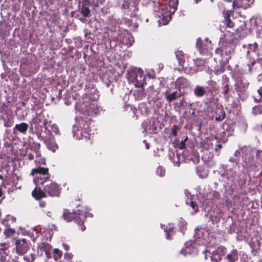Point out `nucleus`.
Returning a JSON list of instances; mask_svg holds the SVG:
<instances>
[{"label": "nucleus", "instance_id": "28", "mask_svg": "<svg viewBox=\"0 0 262 262\" xmlns=\"http://www.w3.org/2000/svg\"><path fill=\"white\" fill-rule=\"evenodd\" d=\"M54 252V258L55 260H57L62 256V251H60L58 249H55L53 251Z\"/></svg>", "mask_w": 262, "mask_h": 262}, {"label": "nucleus", "instance_id": "52", "mask_svg": "<svg viewBox=\"0 0 262 262\" xmlns=\"http://www.w3.org/2000/svg\"><path fill=\"white\" fill-rule=\"evenodd\" d=\"M63 246H64V249H65L66 250H67V251H68V250H69L70 247H69V246L68 245H65V244H63Z\"/></svg>", "mask_w": 262, "mask_h": 262}, {"label": "nucleus", "instance_id": "26", "mask_svg": "<svg viewBox=\"0 0 262 262\" xmlns=\"http://www.w3.org/2000/svg\"><path fill=\"white\" fill-rule=\"evenodd\" d=\"M43 120V116L41 115H37L35 117H33L30 122L31 125L32 124H38L42 122Z\"/></svg>", "mask_w": 262, "mask_h": 262}, {"label": "nucleus", "instance_id": "44", "mask_svg": "<svg viewBox=\"0 0 262 262\" xmlns=\"http://www.w3.org/2000/svg\"><path fill=\"white\" fill-rule=\"evenodd\" d=\"M223 51V50L221 48H217L215 51V53L219 54H220L221 55H222Z\"/></svg>", "mask_w": 262, "mask_h": 262}, {"label": "nucleus", "instance_id": "58", "mask_svg": "<svg viewBox=\"0 0 262 262\" xmlns=\"http://www.w3.org/2000/svg\"><path fill=\"white\" fill-rule=\"evenodd\" d=\"M146 148H147V149H148V148H149V145L146 144Z\"/></svg>", "mask_w": 262, "mask_h": 262}, {"label": "nucleus", "instance_id": "19", "mask_svg": "<svg viewBox=\"0 0 262 262\" xmlns=\"http://www.w3.org/2000/svg\"><path fill=\"white\" fill-rule=\"evenodd\" d=\"M50 180V179L46 178V175H39L34 177V181L36 185H40L43 186L45 184L47 183L48 181Z\"/></svg>", "mask_w": 262, "mask_h": 262}, {"label": "nucleus", "instance_id": "43", "mask_svg": "<svg viewBox=\"0 0 262 262\" xmlns=\"http://www.w3.org/2000/svg\"><path fill=\"white\" fill-rule=\"evenodd\" d=\"M1 262H10L8 260H7L6 256L1 255L0 257Z\"/></svg>", "mask_w": 262, "mask_h": 262}, {"label": "nucleus", "instance_id": "48", "mask_svg": "<svg viewBox=\"0 0 262 262\" xmlns=\"http://www.w3.org/2000/svg\"><path fill=\"white\" fill-rule=\"evenodd\" d=\"M178 143H179V140L178 139H176L175 140H174L172 144H173L174 147H177Z\"/></svg>", "mask_w": 262, "mask_h": 262}, {"label": "nucleus", "instance_id": "47", "mask_svg": "<svg viewBox=\"0 0 262 262\" xmlns=\"http://www.w3.org/2000/svg\"><path fill=\"white\" fill-rule=\"evenodd\" d=\"M222 148V145L220 144H217L215 148V151H217L219 150H220Z\"/></svg>", "mask_w": 262, "mask_h": 262}, {"label": "nucleus", "instance_id": "62", "mask_svg": "<svg viewBox=\"0 0 262 262\" xmlns=\"http://www.w3.org/2000/svg\"><path fill=\"white\" fill-rule=\"evenodd\" d=\"M7 217L8 220H9V218L10 217V216H7Z\"/></svg>", "mask_w": 262, "mask_h": 262}, {"label": "nucleus", "instance_id": "61", "mask_svg": "<svg viewBox=\"0 0 262 262\" xmlns=\"http://www.w3.org/2000/svg\"><path fill=\"white\" fill-rule=\"evenodd\" d=\"M225 1L226 2H231V0H225Z\"/></svg>", "mask_w": 262, "mask_h": 262}, {"label": "nucleus", "instance_id": "21", "mask_svg": "<svg viewBox=\"0 0 262 262\" xmlns=\"http://www.w3.org/2000/svg\"><path fill=\"white\" fill-rule=\"evenodd\" d=\"M196 171L199 176L201 178H206L208 172L203 166L199 165L196 167Z\"/></svg>", "mask_w": 262, "mask_h": 262}, {"label": "nucleus", "instance_id": "33", "mask_svg": "<svg viewBox=\"0 0 262 262\" xmlns=\"http://www.w3.org/2000/svg\"><path fill=\"white\" fill-rule=\"evenodd\" d=\"M178 0H170L169 5L172 8L174 11L177 9V6L178 5Z\"/></svg>", "mask_w": 262, "mask_h": 262}, {"label": "nucleus", "instance_id": "34", "mask_svg": "<svg viewBox=\"0 0 262 262\" xmlns=\"http://www.w3.org/2000/svg\"><path fill=\"white\" fill-rule=\"evenodd\" d=\"M188 140V137H186L185 138L181 141L180 143H179L178 144L177 148H179L180 149H183L185 148V142Z\"/></svg>", "mask_w": 262, "mask_h": 262}, {"label": "nucleus", "instance_id": "14", "mask_svg": "<svg viewBox=\"0 0 262 262\" xmlns=\"http://www.w3.org/2000/svg\"><path fill=\"white\" fill-rule=\"evenodd\" d=\"M161 227L166 233L167 239H170V236L175 233L174 225L171 223H168L166 225L161 224Z\"/></svg>", "mask_w": 262, "mask_h": 262}, {"label": "nucleus", "instance_id": "8", "mask_svg": "<svg viewBox=\"0 0 262 262\" xmlns=\"http://www.w3.org/2000/svg\"><path fill=\"white\" fill-rule=\"evenodd\" d=\"M51 251L52 247L49 244L46 242H41L38 244L37 248L38 255L42 256L45 253L47 259H49L52 257Z\"/></svg>", "mask_w": 262, "mask_h": 262}, {"label": "nucleus", "instance_id": "29", "mask_svg": "<svg viewBox=\"0 0 262 262\" xmlns=\"http://www.w3.org/2000/svg\"><path fill=\"white\" fill-rule=\"evenodd\" d=\"M179 227L180 231L183 233L186 230L187 223L185 221H181L179 224Z\"/></svg>", "mask_w": 262, "mask_h": 262}, {"label": "nucleus", "instance_id": "32", "mask_svg": "<svg viewBox=\"0 0 262 262\" xmlns=\"http://www.w3.org/2000/svg\"><path fill=\"white\" fill-rule=\"evenodd\" d=\"M24 259L27 262H33L35 259V254H31L24 257Z\"/></svg>", "mask_w": 262, "mask_h": 262}, {"label": "nucleus", "instance_id": "2", "mask_svg": "<svg viewBox=\"0 0 262 262\" xmlns=\"http://www.w3.org/2000/svg\"><path fill=\"white\" fill-rule=\"evenodd\" d=\"M91 124L90 119H81L79 128L74 129V136L78 139H89L92 132Z\"/></svg>", "mask_w": 262, "mask_h": 262}, {"label": "nucleus", "instance_id": "27", "mask_svg": "<svg viewBox=\"0 0 262 262\" xmlns=\"http://www.w3.org/2000/svg\"><path fill=\"white\" fill-rule=\"evenodd\" d=\"M252 113L255 115L262 114V105L258 104L254 106L252 108Z\"/></svg>", "mask_w": 262, "mask_h": 262}, {"label": "nucleus", "instance_id": "56", "mask_svg": "<svg viewBox=\"0 0 262 262\" xmlns=\"http://www.w3.org/2000/svg\"><path fill=\"white\" fill-rule=\"evenodd\" d=\"M11 219H12V220H14V221H15V218H14V217H11Z\"/></svg>", "mask_w": 262, "mask_h": 262}, {"label": "nucleus", "instance_id": "59", "mask_svg": "<svg viewBox=\"0 0 262 262\" xmlns=\"http://www.w3.org/2000/svg\"><path fill=\"white\" fill-rule=\"evenodd\" d=\"M3 176H2V175H0V179H3Z\"/></svg>", "mask_w": 262, "mask_h": 262}, {"label": "nucleus", "instance_id": "55", "mask_svg": "<svg viewBox=\"0 0 262 262\" xmlns=\"http://www.w3.org/2000/svg\"><path fill=\"white\" fill-rule=\"evenodd\" d=\"M221 73H223L224 72V69L223 68L221 69V70L220 71Z\"/></svg>", "mask_w": 262, "mask_h": 262}, {"label": "nucleus", "instance_id": "15", "mask_svg": "<svg viewBox=\"0 0 262 262\" xmlns=\"http://www.w3.org/2000/svg\"><path fill=\"white\" fill-rule=\"evenodd\" d=\"M250 0H234L233 7L234 9L241 8L246 9L250 6Z\"/></svg>", "mask_w": 262, "mask_h": 262}, {"label": "nucleus", "instance_id": "60", "mask_svg": "<svg viewBox=\"0 0 262 262\" xmlns=\"http://www.w3.org/2000/svg\"><path fill=\"white\" fill-rule=\"evenodd\" d=\"M5 222H6V221H5V220H4V221L3 222V223L4 224H5Z\"/></svg>", "mask_w": 262, "mask_h": 262}, {"label": "nucleus", "instance_id": "63", "mask_svg": "<svg viewBox=\"0 0 262 262\" xmlns=\"http://www.w3.org/2000/svg\"><path fill=\"white\" fill-rule=\"evenodd\" d=\"M246 47V45H243V48H245Z\"/></svg>", "mask_w": 262, "mask_h": 262}, {"label": "nucleus", "instance_id": "5", "mask_svg": "<svg viewBox=\"0 0 262 262\" xmlns=\"http://www.w3.org/2000/svg\"><path fill=\"white\" fill-rule=\"evenodd\" d=\"M46 194L51 197H58L60 193L59 186L55 182L49 181L43 186Z\"/></svg>", "mask_w": 262, "mask_h": 262}, {"label": "nucleus", "instance_id": "6", "mask_svg": "<svg viewBox=\"0 0 262 262\" xmlns=\"http://www.w3.org/2000/svg\"><path fill=\"white\" fill-rule=\"evenodd\" d=\"M258 48V45L257 43L249 44L247 47V58L249 59V63L248 64L249 72H251L252 67L255 64V60L253 57L252 53H255Z\"/></svg>", "mask_w": 262, "mask_h": 262}, {"label": "nucleus", "instance_id": "50", "mask_svg": "<svg viewBox=\"0 0 262 262\" xmlns=\"http://www.w3.org/2000/svg\"><path fill=\"white\" fill-rule=\"evenodd\" d=\"M46 206V204L45 202H43L40 203L39 204V206L41 208H44Z\"/></svg>", "mask_w": 262, "mask_h": 262}, {"label": "nucleus", "instance_id": "9", "mask_svg": "<svg viewBox=\"0 0 262 262\" xmlns=\"http://www.w3.org/2000/svg\"><path fill=\"white\" fill-rule=\"evenodd\" d=\"M224 19L223 20V27H225V29L228 32L230 30H227V29H233L234 27V23L231 20L230 16L233 15V11L232 10H227L223 12Z\"/></svg>", "mask_w": 262, "mask_h": 262}, {"label": "nucleus", "instance_id": "25", "mask_svg": "<svg viewBox=\"0 0 262 262\" xmlns=\"http://www.w3.org/2000/svg\"><path fill=\"white\" fill-rule=\"evenodd\" d=\"M80 13L84 17H88L90 15V9L85 6L84 4H82L80 8Z\"/></svg>", "mask_w": 262, "mask_h": 262}, {"label": "nucleus", "instance_id": "51", "mask_svg": "<svg viewBox=\"0 0 262 262\" xmlns=\"http://www.w3.org/2000/svg\"><path fill=\"white\" fill-rule=\"evenodd\" d=\"M34 158V156L33 155H31V154H29V156H28V159L30 160H33Z\"/></svg>", "mask_w": 262, "mask_h": 262}, {"label": "nucleus", "instance_id": "46", "mask_svg": "<svg viewBox=\"0 0 262 262\" xmlns=\"http://www.w3.org/2000/svg\"><path fill=\"white\" fill-rule=\"evenodd\" d=\"M13 125L12 121H8L5 123V126L6 127H11Z\"/></svg>", "mask_w": 262, "mask_h": 262}, {"label": "nucleus", "instance_id": "53", "mask_svg": "<svg viewBox=\"0 0 262 262\" xmlns=\"http://www.w3.org/2000/svg\"><path fill=\"white\" fill-rule=\"evenodd\" d=\"M77 197H78V201H80V200H81L82 198V194H80V196H79L78 195V196H77Z\"/></svg>", "mask_w": 262, "mask_h": 262}, {"label": "nucleus", "instance_id": "20", "mask_svg": "<svg viewBox=\"0 0 262 262\" xmlns=\"http://www.w3.org/2000/svg\"><path fill=\"white\" fill-rule=\"evenodd\" d=\"M229 262H234L238 259V253L236 249H233L227 254L226 257Z\"/></svg>", "mask_w": 262, "mask_h": 262}, {"label": "nucleus", "instance_id": "45", "mask_svg": "<svg viewBox=\"0 0 262 262\" xmlns=\"http://www.w3.org/2000/svg\"><path fill=\"white\" fill-rule=\"evenodd\" d=\"M257 92L261 98L260 101H262V86L260 87L259 89L257 90Z\"/></svg>", "mask_w": 262, "mask_h": 262}, {"label": "nucleus", "instance_id": "57", "mask_svg": "<svg viewBox=\"0 0 262 262\" xmlns=\"http://www.w3.org/2000/svg\"><path fill=\"white\" fill-rule=\"evenodd\" d=\"M219 72V71H218V70H217H217H215L214 73H216V74H217V73H218Z\"/></svg>", "mask_w": 262, "mask_h": 262}, {"label": "nucleus", "instance_id": "17", "mask_svg": "<svg viewBox=\"0 0 262 262\" xmlns=\"http://www.w3.org/2000/svg\"><path fill=\"white\" fill-rule=\"evenodd\" d=\"M196 46L201 54H205L207 52L208 48L201 39H197Z\"/></svg>", "mask_w": 262, "mask_h": 262}, {"label": "nucleus", "instance_id": "42", "mask_svg": "<svg viewBox=\"0 0 262 262\" xmlns=\"http://www.w3.org/2000/svg\"><path fill=\"white\" fill-rule=\"evenodd\" d=\"M187 203L188 204V205H189V203L188 202H187ZM189 205L192 207V208H193V209H195V207H196V203L193 202V201H190V203H189Z\"/></svg>", "mask_w": 262, "mask_h": 262}, {"label": "nucleus", "instance_id": "49", "mask_svg": "<svg viewBox=\"0 0 262 262\" xmlns=\"http://www.w3.org/2000/svg\"><path fill=\"white\" fill-rule=\"evenodd\" d=\"M82 1H84V4L85 5V6L90 5L91 4L90 0H82Z\"/></svg>", "mask_w": 262, "mask_h": 262}, {"label": "nucleus", "instance_id": "12", "mask_svg": "<svg viewBox=\"0 0 262 262\" xmlns=\"http://www.w3.org/2000/svg\"><path fill=\"white\" fill-rule=\"evenodd\" d=\"M234 86L237 93L238 95L240 96L241 94H244L246 92L247 89L248 84L246 82H244L241 79H237Z\"/></svg>", "mask_w": 262, "mask_h": 262}, {"label": "nucleus", "instance_id": "1", "mask_svg": "<svg viewBox=\"0 0 262 262\" xmlns=\"http://www.w3.org/2000/svg\"><path fill=\"white\" fill-rule=\"evenodd\" d=\"M62 217L67 222L74 221L79 227H80L81 231H84L86 227L84 225L86 220L85 212L81 210H77L76 212H71L68 210H64Z\"/></svg>", "mask_w": 262, "mask_h": 262}, {"label": "nucleus", "instance_id": "22", "mask_svg": "<svg viewBox=\"0 0 262 262\" xmlns=\"http://www.w3.org/2000/svg\"><path fill=\"white\" fill-rule=\"evenodd\" d=\"M176 56L179 61V65L184 67V63L185 61L184 53L182 51L178 50L176 52Z\"/></svg>", "mask_w": 262, "mask_h": 262}, {"label": "nucleus", "instance_id": "31", "mask_svg": "<svg viewBox=\"0 0 262 262\" xmlns=\"http://www.w3.org/2000/svg\"><path fill=\"white\" fill-rule=\"evenodd\" d=\"M15 230L12 228H7L4 230V234L7 237H9L14 234Z\"/></svg>", "mask_w": 262, "mask_h": 262}, {"label": "nucleus", "instance_id": "37", "mask_svg": "<svg viewBox=\"0 0 262 262\" xmlns=\"http://www.w3.org/2000/svg\"><path fill=\"white\" fill-rule=\"evenodd\" d=\"M105 2V0H94L93 1V6L95 8L99 7L100 5H102L104 2Z\"/></svg>", "mask_w": 262, "mask_h": 262}, {"label": "nucleus", "instance_id": "11", "mask_svg": "<svg viewBox=\"0 0 262 262\" xmlns=\"http://www.w3.org/2000/svg\"><path fill=\"white\" fill-rule=\"evenodd\" d=\"M31 174L35 177L39 175H46L47 179H50L51 174L49 172V168L47 167H41L40 166L33 168L31 171Z\"/></svg>", "mask_w": 262, "mask_h": 262}, {"label": "nucleus", "instance_id": "16", "mask_svg": "<svg viewBox=\"0 0 262 262\" xmlns=\"http://www.w3.org/2000/svg\"><path fill=\"white\" fill-rule=\"evenodd\" d=\"M32 195L34 198L37 200H39L42 198L47 197L45 190L41 189L40 187L36 186L32 191Z\"/></svg>", "mask_w": 262, "mask_h": 262}, {"label": "nucleus", "instance_id": "7", "mask_svg": "<svg viewBox=\"0 0 262 262\" xmlns=\"http://www.w3.org/2000/svg\"><path fill=\"white\" fill-rule=\"evenodd\" d=\"M16 253L19 255H24L29 250V244L25 238L18 239L15 242Z\"/></svg>", "mask_w": 262, "mask_h": 262}, {"label": "nucleus", "instance_id": "38", "mask_svg": "<svg viewBox=\"0 0 262 262\" xmlns=\"http://www.w3.org/2000/svg\"><path fill=\"white\" fill-rule=\"evenodd\" d=\"M179 129L178 125H174L171 129V135L173 137H176L178 135V130Z\"/></svg>", "mask_w": 262, "mask_h": 262}, {"label": "nucleus", "instance_id": "64", "mask_svg": "<svg viewBox=\"0 0 262 262\" xmlns=\"http://www.w3.org/2000/svg\"><path fill=\"white\" fill-rule=\"evenodd\" d=\"M38 146L40 147V144H38Z\"/></svg>", "mask_w": 262, "mask_h": 262}, {"label": "nucleus", "instance_id": "23", "mask_svg": "<svg viewBox=\"0 0 262 262\" xmlns=\"http://www.w3.org/2000/svg\"><path fill=\"white\" fill-rule=\"evenodd\" d=\"M226 117L225 112L223 109H218L215 112V120L217 121H221L223 120Z\"/></svg>", "mask_w": 262, "mask_h": 262}, {"label": "nucleus", "instance_id": "10", "mask_svg": "<svg viewBox=\"0 0 262 262\" xmlns=\"http://www.w3.org/2000/svg\"><path fill=\"white\" fill-rule=\"evenodd\" d=\"M226 248L223 246L218 247L212 253L211 260L214 262H219L220 261L223 256L225 254Z\"/></svg>", "mask_w": 262, "mask_h": 262}, {"label": "nucleus", "instance_id": "4", "mask_svg": "<svg viewBox=\"0 0 262 262\" xmlns=\"http://www.w3.org/2000/svg\"><path fill=\"white\" fill-rule=\"evenodd\" d=\"M208 85L206 88L197 85L195 86L193 92L194 95L196 97H202L206 94V93H212L216 91V82L213 80H210L208 82Z\"/></svg>", "mask_w": 262, "mask_h": 262}, {"label": "nucleus", "instance_id": "24", "mask_svg": "<svg viewBox=\"0 0 262 262\" xmlns=\"http://www.w3.org/2000/svg\"><path fill=\"white\" fill-rule=\"evenodd\" d=\"M194 64L196 68V71L203 70L205 66V60L202 58H197L194 60Z\"/></svg>", "mask_w": 262, "mask_h": 262}, {"label": "nucleus", "instance_id": "41", "mask_svg": "<svg viewBox=\"0 0 262 262\" xmlns=\"http://www.w3.org/2000/svg\"><path fill=\"white\" fill-rule=\"evenodd\" d=\"M95 106L94 103H92L90 104V106L86 107L85 111L87 112L88 113H90L91 112H93V110H92V107H94Z\"/></svg>", "mask_w": 262, "mask_h": 262}, {"label": "nucleus", "instance_id": "13", "mask_svg": "<svg viewBox=\"0 0 262 262\" xmlns=\"http://www.w3.org/2000/svg\"><path fill=\"white\" fill-rule=\"evenodd\" d=\"M28 124L25 122L16 124L13 127V133L16 135L19 133L23 135H26L28 129Z\"/></svg>", "mask_w": 262, "mask_h": 262}, {"label": "nucleus", "instance_id": "30", "mask_svg": "<svg viewBox=\"0 0 262 262\" xmlns=\"http://www.w3.org/2000/svg\"><path fill=\"white\" fill-rule=\"evenodd\" d=\"M210 141L208 140H204L203 142L201 143V146L203 149H208L210 147Z\"/></svg>", "mask_w": 262, "mask_h": 262}, {"label": "nucleus", "instance_id": "35", "mask_svg": "<svg viewBox=\"0 0 262 262\" xmlns=\"http://www.w3.org/2000/svg\"><path fill=\"white\" fill-rule=\"evenodd\" d=\"M156 173L160 177H163L165 174V170L162 167H158L156 170Z\"/></svg>", "mask_w": 262, "mask_h": 262}, {"label": "nucleus", "instance_id": "54", "mask_svg": "<svg viewBox=\"0 0 262 262\" xmlns=\"http://www.w3.org/2000/svg\"><path fill=\"white\" fill-rule=\"evenodd\" d=\"M194 1L195 2L196 4H198V3H199L201 1V0H194Z\"/></svg>", "mask_w": 262, "mask_h": 262}, {"label": "nucleus", "instance_id": "18", "mask_svg": "<svg viewBox=\"0 0 262 262\" xmlns=\"http://www.w3.org/2000/svg\"><path fill=\"white\" fill-rule=\"evenodd\" d=\"M165 96H166V99L167 101L171 102L172 101L180 98L181 94L180 92H178L177 91L173 92L171 94H169L168 91H166L165 93Z\"/></svg>", "mask_w": 262, "mask_h": 262}, {"label": "nucleus", "instance_id": "39", "mask_svg": "<svg viewBox=\"0 0 262 262\" xmlns=\"http://www.w3.org/2000/svg\"><path fill=\"white\" fill-rule=\"evenodd\" d=\"M130 3L129 1H124L122 5L121 8L124 10L129 9Z\"/></svg>", "mask_w": 262, "mask_h": 262}, {"label": "nucleus", "instance_id": "36", "mask_svg": "<svg viewBox=\"0 0 262 262\" xmlns=\"http://www.w3.org/2000/svg\"><path fill=\"white\" fill-rule=\"evenodd\" d=\"M73 258V255L69 252H66L64 255V258L67 261V262H73L72 259Z\"/></svg>", "mask_w": 262, "mask_h": 262}, {"label": "nucleus", "instance_id": "3", "mask_svg": "<svg viewBox=\"0 0 262 262\" xmlns=\"http://www.w3.org/2000/svg\"><path fill=\"white\" fill-rule=\"evenodd\" d=\"M127 78L132 82L135 83L137 88H142L146 83V77L141 69H134L127 75Z\"/></svg>", "mask_w": 262, "mask_h": 262}, {"label": "nucleus", "instance_id": "40", "mask_svg": "<svg viewBox=\"0 0 262 262\" xmlns=\"http://www.w3.org/2000/svg\"><path fill=\"white\" fill-rule=\"evenodd\" d=\"M229 90V85L227 83H226L223 87V94L224 95H227Z\"/></svg>", "mask_w": 262, "mask_h": 262}]
</instances>
